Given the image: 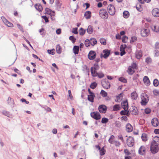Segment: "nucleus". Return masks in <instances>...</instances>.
I'll use <instances>...</instances> for the list:
<instances>
[{
	"instance_id": "obj_11",
	"label": "nucleus",
	"mask_w": 159,
	"mask_h": 159,
	"mask_svg": "<svg viewBox=\"0 0 159 159\" xmlns=\"http://www.w3.org/2000/svg\"><path fill=\"white\" fill-rule=\"evenodd\" d=\"M96 53L93 51H91L89 52L88 55V57L89 59L91 60L94 59L96 57Z\"/></svg>"
},
{
	"instance_id": "obj_29",
	"label": "nucleus",
	"mask_w": 159,
	"mask_h": 159,
	"mask_svg": "<svg viewBox=\"0 0 159 159\" xmlns=\"http://www.w3.org/2000/svg\"><path fill=\"white\" fill-rule=\"evenodd\" d=\"M90 44L93 46L97 43V41L96 39L94 38H91L90 40Z\"/></svg>"
},
{
	"instance_id": "obj_8",
	"label": "nucleus",
	"mask_w": 159,
	"mask_h": 159,
	"mask_svg": "<svg viewBox=\"0 0 159 159\" xmlns=\"http://www.w3.org/2000/svg\"><path fill=\"white\" fill-rule=\"evenodd\" d=\"M90 116L92 117L96 120H99L101 118V115L98 111L91 112L90 113Z\"/></svg>"
},
{
	"instance_id": "obj_13",
	"label": "nucleus",
	"mask_w": 159,
	"mask_h": 159,
	"mask_svg": "<svg viewBox=\"0 0 159 159\" xmlns=\"http://www.w3.org/2000/svg\"><path fill=\"white\" fill-rule=\"evenodd\" d=\"M102 85L103 87L105 89H108L110 87V83L108 81H103L102 82Z\"/></svg>"
},
{
	"instance_id": "obj_16",
	"label": "nucleus",
	"mask_w": 159,
	"mask_h": 159,
	"mask_svg": "<svg viewBox=\"0 0 159 159\" xmlns=\"http://www.w3.org/2000/svg\"><path fill=\"white\" fill-rule=\"evenodd\" d=\"M143 81L146 85L148 86L150 84V82L148 76H144L143 78Z\"/></svg>"
},
{
	"instance_id": "obj_6",
	"label": "nucleus",
	"mask_w": 159,
	"mask_h": 159,
	"mask_svg": "<svg viewBox=\"0 0 159 159\" xmlns=\"http://www.w3.org/2000/svg\"><path fill=\"white\" fill-rule=\"evenodd\" d=\"M109 13L110 15L113 16L115 13L116 10L114 6L112 4H110L107 7Z\"/></svg>"
},
{
	"instance_id": "obj_38",
	"label": "nucleus",
	"mask_w": 159,
	"mask_h": 159,
	"mask_svg": "<svg viewBox=\"0 0 159 159\" xmlns=\"http://www.w3.org/2000/svg\"><path fill=\"white\" fill-rule=\"evenodd\" d=\"M120 107L119 105H116L113 107V110L114 111H117L120 110Z\"/></svg>"
},
{
	"instance_id": "obj_40",
	"label": "nucleus",
	"mask_w": 159,
	"mask_h": 159,
	"mask_svg": "<svg viewBox=\"0 0 159 159\" xmlns=\"http://www.w3.org/2000/svg\"><path fill=\"white\" fill-rule=\"evenodd\" d=\"M128 40V37H126V36L124 35L122 37V42L124 43H126Z\"/></svg>"
},
{
	"instance_id": "obj_2",
	"label": "nucleus",
	"mask_w": 159,
	"mask_h": 159,
	"mask_svg": "<svg viewBox=\"0 0 159 159\" xmlns=\"http://www.w3.org/2000/svg\"><path fill=\"white\" fill-rule=\"evenodd\" d=\"M100 17L102 19L106 20L108 18L109 15L107 10L104 9H101L99 11Z\"/></svg>"
},
{
	"instance_id": "obj_54",
	"label": "nucleus",
	"mask_w": 159,
	"mask_h": 159,
	"mask_svg": "<svg viewBox=\"0 0 159 159\" xmlns=\"http://www.w3.org/2000/svg\"><path fill=\"white\" fill-rule=\"evenodd\" d=\"M144 112L146 114H149L151 112V110L149 108H146L144 110Z\"/></svg>"
},
{
	"instance_id": "obj_60",
	"label": "nucleus",
	"mask_w": 159,
	"mask_h": 159,
	"mask_svg": "<svg viewBox=\"0 0 159 159\" xmlns=\"http://www.w3.org/2000/svg\"><path fill=\"white\" fill-rule=\"evenodd\" d=\"M137 39V38L136 37H133L131 38L130 41L131 42H134Z\"/></svg>"
},
{
	"instance_id": "obj_17",
	"label": "nucleus",
	"mask_w": 159,
	"mask_h": 159,
	"mask_svg": "<svg viewBox=\"0 0 159 159\" xmlns=\"http://www.w3.org/2000/svg\"><path fill=\"white\" fill-rule=\"evenodd\" d=\"M123 108L124 109L128 110V102L127 100L123 101L121 103Z\"/></svg>"
},
{
	"instance_id": "obj_53",
	"label": "nucleus",
	"mask_w": 159,
	"mask_h": 159,
	"mask_svg": "<svg viewBox=\"0 0 159 159\" xmlns=\"http://www.w3.org/2000/svg\"><path fill=\"white\" fill-rule=\"evenodd\" d=\"M139 152L140 155H143L145 153V150H139Z\"/></svg>"
},
{
	"instance_id": "obj_62",
	"label": "nucleus",
	"mask_w": 159,
	"mask_h": 159,
	"mask_svg": "<svg viewBox=\"0 0 159 159\" xmlns=\"http://www.w3.org/2000/svg\"><path fill=\"white\" fill-rule=\"evenodd\" d=\"M118 139L121 140L123 142H124V140L122 135H120L118 136Z\"/></svg>"
},
{
	"instance_id": "obj_12",
	"label": "nucleus",
	"mask_w": 159,
	"mask_h": 159,
	"mask_svg": "<svg viewBox=\"0 0 159 159\" xmlns=\"http://www.w3.org/2000/svg\"><path fill=\"white\" fill-rule=\"evenodd\" d=\"M152 15L155 17H159V9L157 8H154L152 11Z\"/></svg>"
},
{
	"instance_id": "obj_22",
	"label": "nucleus",
	"mask_w": 159,
	"mask_h": 159,
	"mask_svg": "<svg viewBox=\"0 0 159 159\" xmlns=\"http://www.w3.org/2000/svg\"><path fill=\"white\" fill-rule=\"evenodd\" d=\"M142 140L143 141L145 142L148 140V138L147 134L145 133H143L141 136Z\"/></svg>"
},
{
	"instance_id": "obj_41",
	"label": "nucleus",
	"mask_w": 159,
	"mask_h": 159,
	"mask_svg": "<svg viewBox=\"0 0 159 159\" xmlns=\"http://www.w3.org/2000/svg\"><path fill=\"white\" fill-rule=\"evenodd\" d=\"M114 138V136L113 135H111L108 140L109 142L113 144L114 142L113 141Z\"/></svg>"
},
{
	"instance_id": "obj_24",
	"label": "nucleus",
	"mask_w": 159,
	"mask_h": 159,
	"mask_svg": "<svg viewBox=\"0 0 159 159\" xmlns=\"http://www.w3.org/2000/svg\"><path fill=\"white\" fill-rule=\"evenodd\" d=\"M95 96L94 94H90L88 95V99L89 101L93 102L94 101V97Z\"/></svg>"
},
{
	"instance_id": "obj_23",
	"label": "nucleus",
	"mask_w": 159,
	"mask_h": 159,
	"mask_svg": "<svg viewBox=\"0 0 159 159\" xmlns=\"http://www.w3.org/2000/svg\"><path fill=\"white\" fill-rule=\"evenodd\" d=\"M131 98L133 100H136L138 97V94L136 91L132 93L131 94Z\"/></svg>"
},
{
	"instance_id": "obj_39",
	"label": "nucleus",
	"mask_w": 159,
	"mask_h": 159,
	"mask_svg": "<svg viewBox=\"0 0 159 159\" xmlns=\"http://www.w3.org/2000/svg\"><path fill=\"white\" fill-rule=\"evenodd\" d=\"M101 95L103 97H106L107 96V93L103 90H102L100 93Z\"/></svg>"
},
{
	"instance_id": "obj_19",
	"label": "nucleus",
	"mask_w": 159,
	"mask_h": 159,
	"mask_svg": "<svg viewBox=\"0 0 159 159\" xmlns=\"http://www.w3.org/2000/svg\"><path fill=\"white\" fill-rule=\"evenodd\" d=\"M84 16L86 19H90L91 16V13L89 11H87L84 14Z\"/></svg>"
},
{
	"instance_id": "obj_31",
	"label": "nucleus",
	"mask_w": 159,
	"mask_h": 159,
	"mask_svg": "<svg viewBox=\"0 0 159 159\" xmlns=\"http://www.w3.org/2000/svg\"><path fill=\"white\" fill-rule=\"evenodd\" d=\"M129 16V13L128 11H125L123 12V16L125 18H127Z\"/></svg>"
},
{
	"instance_id": "obj_61",
	"label": "nucleus",
	"mask_w": 159,
	"mask_h": 159,
	"mask_svg": "<svg viewBox=\"0 0 159 159\" xmlns=\"http://www.w3.org/2000/svg\"><path fill=\"white\" fill-rule=\"evenodd\" d=\"M155 48L156 49H159V43L156 42L155 44Z\"/></svg>"
},
{
	"instance_id": "obj_47",
	"label": "nucleus",
	"mask_w": 159,
	"mask_h": 159,
	"mask_svg": "<svg viewBox=\"0 0 159 159\" xmlns=\"http://www.w3.org/2000/svg\"><path fill=\"white\" fill-rule=\"evenodd\" d=\"M108 121V119L106 118L103 117L102 119L101 122L103 124L106 123Z\"/></svg>"
},
{
	"instance_id": "obj_4",
	"label": "nucleus",
	"mask_w": 159,
	"mask_h": 159,
	"mask_svg": "<svg viewBox=\"0 0 159 159\" xmlns=\"http://www.w3.org/2000/svg\"><path fill=\"white\" fill-rule=\"evenodd\" d=\"M137 69V65L135 63H133L131 65L129 66L127 70V72L130 75H132L135 72V69Z\"/></svg>"
},
{
	"instance_id": "obj_52",
	"label": "nucleus",
	"mask_w": 159,
	"mask_h": 159,
	"mask_svg": "<svg viewBox=\"0 0 159 159\" xmlns=\"http://www.w3.org/2000/svg\"><path fill=\"white\" fill-rule=\"evenodd\" d=\"M77 30L78 28H73L72 29V32L73 33L75 34H77L78 33Z\"/></svg>"
},
{
	"instance_id": "obj_18",
	"label": "nucleus",
	"mask_w": 159,
	"mask_h": 159,
	"mask_svg": "<svg viewBox=\"0 0 159 159\" xmlns=\"http://www.w3.org/2000/svg\"><path fill=\"white\" fill-rule=\"evenodd\" d=\"M133 130L132 126L130 124H128L126 125V130L128 132H131Z\"/></svg>"
},
{
	"instance_id": "obj_27",
	"label": "nucleus",
	"mask_w": 159,
	"mask_h": 159,
	"mask_svg": "<svg viewBox=\"0 0 159 159\" xmlns=\"http://www.w3.org/2000/svg\"><path fill=\"white\" fill-rule=\"evenodd\" d=\"M34 7L36 9L39 11H41L43 10L42 6L39 4H36L35 5Z\"/></svg>"
},
{
	"instance_id": "obj_37",
	"label": "nucleus",
	"mask_w": 159,
	"mask_h": 159,
	"mask_svg": "<svg viewBox=\"0 0 159 159\" xmlns=\"http://www.w3.org/2000/svg\"><path fill=\"white\" fill-rule=\"evenodd\" d=\"M100 43L103 45H106L107 44L106 41L105 39L104 38H101L100 39Z\"/></svg>"
},
{
	"instance_id": "obj_34",
	"label": "nucleus",
	"mask_w": 159,
	"mask_h": 159,
	"mask_svg": "<svg viewBox=\"0 0 159 159\" xmlns=\"http://www.w3.org/2000/svg\"><path fill=\"white\" fill-rule=\"evenodd\" d=\"M116 148H120L121 144L118 141H114L113 143Z\"/></svg>"
},
{
	"instance_id": "obj_36",
	"label": "nucleus",
	"mask_w": 159,
	"mask_h": 159,
	"mask_svg": "<svg viewBox=\"0 0 159 159\" xmlns=\"http://www.w3.org/2000/svg\"><path fill=\"white\" fill-rule=\"evenodd\" d=\"M152 60L150 57H148L145 59V62L148 64H149L152 63Z\"/></svg>"
},
{
	"instance_id": "obj_45",
	"label": "nucleus",
	"mask_w": 159,
	"mask_h": 159,
	"mask_svg": "<svg viewBox=\"0 0 159 159\" xmlns=\"http://www.w3.org/2000/svg\"><path fill=\"white\" fill-rule=\"evenodd\" d=\"M90 44V41L89 40L87 39L85 40V45L86 47H89Z\"/></svg>"
},
{
	"instance_id": "obj_55",
	"label": "nucleus",
	"mask_w": 159,
	"mask_h": 159,
	"mask_svg": "<svg viewBox=\"0 0 159 159\" xmlns=\"http://www.w3.org/2000/svg\"><path fill=\"white\" fill-rule=\"evenodd\" d=\"M69 39L72 41L73 43H74L76 40V39L74 38V36H71L69 37Z\"/></svg>"
},
{
	"instance_id": "obj_48",
	"label": "nucleus",
	"mask_w": 159,
	"mask_h": 159,
	"mask_svg": "<svg viewBox=\"0 0 159 159\" xmlns=\"http://www.w3.org/2000/svg\"><path fill=\"white\" fill-rule=\"evenodd\" d=\"M119 80L124 83H126L127 82L126 79L123 77H121L119 78Z\"/></svg>"
},
{
	"instance_id": "obj_15",
	"label": "nucleus",
	"mask_w": 159,
	"mask_h": 159,
	"mask_svg": "<svg viewBox=\"0 0 159 159\" xmlns=\"http://www.w3.org/2000/svg\"><path fill=\"white\" fill-rule=\"evenodd\" d=\"M126 47V45L125 44L121 45L120 48V55L121 56H122L125 54V49Z\"/></svg>"
},
{
	"instance_id": "obj_58",
	"label": "nucleus",
	"mask_w": 159,
	"mask_h": 159,
	"mask_svg": "<svg viewBox=\"0 0 159 159\" xmlns=\"http://www.w3.org/2000/svg\"><path fill=\"white\" fill-rule=\"evenodd\" d=\"M153 93L154 95L157 96L159 94V92L158 90L155 89L153 90Z\"/></svg>"
},
{
	"instance_id": "obj_25",
	"label": "nucleus",
	"mask_w": 159,
	"mask_h": 159,
	"mask_svg": "<svg viewBox=\"0 0 159 159\" xmlns=\"http://www.w3.org/2000/svg\"><path fill=\"white\" fill-rule=\"evenodd\" d=\"M46 13L50 15L51 16H54L55 13L54 12L51 11L48 8H46L45 9Z\"/></svg>"
},
{
	"instance_id": "obj_7",
	"label": "nucleus",
	"mask_w": 159,
	"mask_h": 159,
	"mask_svg": "<svg viewBox=\"0 0 159 159\" xmlns=\"http://www.w3.org/2000/svg\"><path fill=\"white\" fill-rule=\"evenodd\" d=\"M134 143V140L133 138L131 136H129L127 139L126 144L130 147H133Z\"/></svg>"
},
{
	"instance_id": "obj_33",
	"label": "nucleus",
	"mask_w": 159,
	"mask_h": 159,
	"mask_svg": "<svg viewBox=\"0 0 159 159\" xmlns=\"http://www.w3.org/2000/svg\"><path fill=\"white\" fill-rule=\"evenodd\" d=\"M56 50L58 54H60L61 53V48L59 45L58 44L57 45Z\"/></svg>"
},
{
	"instance_id": "obj_42",
	"label": "nucleus",
	"mask_w": 159,
	"mask_h": 159,
	"mask_svg": "<svg viewBox=\"0 0 159 159\" xmlns=\"http://www.w3.org/2000/svg\"><path fill=\"white\" fill-rule=\"evenodd\" d=\"M97 83L96 82H94L91 84L90 85V87L91 89H94L97 87Z\"/></svg>"
},
{
	"instance_id": "obj_43",
	"label": "nucleus",
	"mask_w": 159,
	"mask_h": 159,
	"mask_svg": "<svg viewBox=\"0 0 159 159\" xmlns=\"http://www.w3.org/2000/svg\"><path fill=\"white\" fill-rule=\"evenodd\" d=\"M124 111H122L120 112V114L121 115H127L128 114L129 111L127 110L124 109Z\"/></svg>"
},
{
	"instance_id": "obj_49",
	"label": "nucleus",
	"mask_w": 159,
	"mask_h": 159,
	"mask_svg": "<svg viewBox=\"0 0 159 159\" xmlns=\"http://www.w3.org/2000/svg\"><path fill=\"white\" fill-rule=\"evenodd\" d=\"M99 78H101L104 76V74L101 72L98 73L97 76Z\"/></svg>"
},
{
	"instance_id": "obj_46",
	"label": "nucleus",
	"mask_w": 159,
	"mask_h": 159,
	"mask_svg": "<svg viewBox=\"0 0 159 159\" xmlns=\"http://www.w3.org/2000/svg\"><path fill=\"white\" fill-rule=\"evenodd\" d=\"M136 8L139 11H141L143 10V8L141 7V6L137 4L136 6Z\"/></svg>"
},
{
	"instance_id": "obj_5",
	"label": "nucleus",
	"mask_w": 159,
	"mask_h": 159,
	"mask_svg": "<svg viewBox=\"0 0 159 159\" xmlns=\"http://www.w3.org/2000/svg\"><path fill=\"white\" fill-rule=\"evenodd\" d=\"M111 51L108 49H104L103 50L102 53L101 54L100 57L101 58H103L105 59L107 58L110 54Z\"/></svg>"
},
{
	"instance_id": "obj_59",
	"label": "nucleus",
	"mask_w": 159,
	"mask_h": 159,
	"mask_svg": "<svg viewBox=\"0 0 159 159\" xmlns=\"http://www.w3.org/2000/svg\"><path fill=\"white\" fill-rule=\"evenodd\" d=\"M42 17L44 19L46 23L48 22H49V20H48V18L46 16H42Z\"/></svg>"
},
{
	"instance_id": "obj_20",
	"label": "nucleus",
	"mask_w": 159,
	"mask_h": 159,
	"mask_svg": "<svg viewBox=\"0 0 159 159\" xmlns=\"http://www.w3.org/2000/svg\"><path fill=\"white\" fill-rule=\"evenodd\" d=\"M142 52L141 50H139L136 52V57L138 59H140L142 56Z\"/></svg>"
},
{
	"instance_id": "obj_30",
	"label": "nucleus",
	"mask_w": 159,
	"mask_h": 159,
	"mask_svg": "<svg viewBox=\"0 0 159 159\" xmlns=\"http://www.w3.org/2000/svg\"><path fill=\"white\" fill-rule=\"evenodd\" d=\"M79 34L81 36H83L84 34L85 33L86 30L83 28H81L79 30Z\"/></svg>"
},
{
	"instance_id": "obj_44",
	"label": "nucleus",
	"mask_w": 159,
	"mask_h": 159,
	"mask_svg": "<svg viewBox=\"0 0 159 159\" xmlns=\"http://www.w3.org/2000/svg\"><path fill=\"white\" fill-rule=\"evenodd\" d=\"M159 81L157 79H155L153 80V84L155 86L157 87L159 85Z\"/></svg>"
},
{
	"instance_id": "obj_1",
	"label": "nucleus",
	"mask_w": 159,
	"mask_h": 159,
	"mask_svg": "<svg viewBox=\"0 0 159 159\" xmlns=\"http://www.w3.org/2000/svg\"><path fill=\"white\" fill-rule=\"evenodd\" d=\"M159 145V137L155 136L152 139L151 142L150 149H158Z\"/></svg>"
},
{
	"instance_id": "obj_26",
	"label": "nucleus",
	"mask_w": 159,
	"mask_h": 159,
	"mask_svg": "<svg viewBox=\"0 0 159 159\" xmlns=\"http://www.w3.org/2000/svg\"><path fill=\"white\" fill-rule=\"evenodd\" d=\"M93 26L89 25L87 29V32L89 34H90L93 33Z\"/></svg>"
},
{
	"instance_id": "obj_56",
	"label": "nucleus",
	"mask_w": 159,
	"mask_h": 159,
	"mask_svg": "<svg viewBox=\"0 0 159 159\" xmlns=\"http://www.w3.org/2000/svg\"><path fill=\"white\" fill-rule=\"evenodd\" d=\"M99 150V152L101 156L103 155L105 153V150Z\"/></svg>"
},
{
	"instance_id": "obj_57",
	"label": "nucleus",
	"mask_w": 159,
	"mask_h": 159,
	"mask_svg": "<svg viewBox=\"0 0 159 159\" xmlns=\"http://www.w3.org/2000/svg\"><path fill=\"white\" fill-rule=\"evenodd\" d=\"M68 93L69 97L70 99H72L73 98V97L72 95L71 90H69L68 91Z\"/></svg>"
},
{
	"instance_id": "obj_3",
	"label": "nucleus",
	"mask_w": 159,
	"mask_h": 159,
	"mask_svg": "<svg viewBox=\"0 0 159 159\" xmlns=\"http://www.w3.org/2000/svg\"><path fill=\"white\" fill-rule=\"evenodd\" d=\"M141 104L142 105H145L148 102L149 99L148 96L145 93H142L141 95Z\"/></svg>"
},
{
	"instance_id": "obj_28",
	"label": "nucleus",
	"mask_w": 159,
	"mask_h": 159,
	"mask_svg": "<svg viewBox=\"0 0 159 159\" xmlns=\"http://www.w3.org/2000/svg\"><path fill=\"white\" fill-rule=\"evenodd\" d=\"M152 29L153 31L158 32H159V26L157 25H152Z\"/></svg>"
},
{
	"instance_id": "obj_64",
	"label": "nucleus",
	"mask_w": 159,
	"mask_h": 159,
	"mask_svg": "<svg viewBox=\"0 0 159 159\" xmlns=\"http://www.w3.org/2000/svg\"><path fill=\"white\" fill-rule=\"evenodd\" d=\"M154 132L156 134H159V129H155Z\"/></svg>"
},
{
	"instance_id": "obj_50",
	"label": "nucleus",
	"mask_w": 159,
	"mask_h": 159,
	"mask_svg": "<svg viewBox=\"0 0 159 159\" xmlns=\"http://www.w3.org/2000/svg\"><path fill=\"white\" fill-rule=\"evenodd\" d=\"M139 2L142 4H143L145 2L148 3L150 2L151 0H138Z\"/></svg>"
},
{
	"instance_id": "obj_51",
	"label": "nucleus",
	"mask_w": 159,
	"mask_h": 159,
	"mask_svg": "<svg viewBox=\"0 0 159 159\" xmlns=\"http://www.w3.org/2000/svg\"><path fill=\"white\" fill-rule=\"evenodd\" d=\"M48 52L49 54L52 55H54L55 53V50L54 49L50 50H48Z\"/></svg>"
},
{
	"instance_id": "obj_21",
	"label": "nucleus",
	"mask_w": 159,
	"mask_h": 159,
	"mask_svg": "<svg viewBox=\"0 0 159 159\" xmlns=\"http://www.w3.org/2000/svg\"><path fill=\"white\" fill-rule=\"evenodd\" d=\"M79 51V46H75L74 47L73 51L75 54H78Z\"/></svg>"
},
{
	"instance_id": "obj_14",
	"label": "nucleus",
	"mask_w": 159,
	"mask_h": 159,
	"mask_svg": "<svg viewBox=\"0 0 159 159\" xmlns=\"http://www.w3.org/2000/svg\"><path fill=\"white\" fill-rule=\"evenodd\" d=\"M151 123L152 126L154 127H157L159 124L158 119L156 118H153L151 120Z\"/></svg>"
},
{
	"instance_id": "obj_10",
	"label": "nucleus",
	"mask_w": 159,
	"mask_h": 159,
	"mask_svg": "<svg viewBox=\"0 0 159 159\" xmlns=\"http://www.w3.org/2000/svg\"><path fill=\"white\" fill-rule=\"evenodd\" d=\"M98 109L101 113H105L107 111V108L105 105H101L99 106Z\"/></svg>"
},
{
	"instance_id": "obj_32",
	"label": "nucleus",
	"mask_w": 159,
	"mask_h": 159,
	"mask_svg": "<svg viewBox=\"0 0 159 159\" xmlns=\"http://www.w3.org/2000/svg\"><path fill=\"white\" fill-rule=\"evenodd\" d=\"M99 68V66L98 64H94L93 66L91 68V69H92L93 71V70H98Z\"/></svg>"
},
{
	"instance_id": "obj_35",
	"label": "nucleus",
	"mask_w": 159,
	"mask_h": 159,
	"mask_svg": "<svg viewBox=\"0 0 159 159\" xmlns=\"http://www.w3.org/2000/svg\"><path fill=\"white\" fill-rule=\"evenodd\" d=\"M97 70H93V71L92 70V69H91V73L93 77H96L98 75V72H97Z\"/></svg>"
},
{
	"instance_id": "obj_63",
	"label": "nucleus",
	"mask_w": 159,
	"mask_h": 159,
	"mask_svg": "<svg viewBox=\"0 0 159 159\" xmlns=\"http://www.w3.org/2000/svg\"><path fill=\"white\" fill-rule=\"evenodd\" d=\"M39 32L42 35H44L45 34V32L44 29L43 28H42L39 30Z\"/></svg>"
},
{
	"instance_id": "obj_9",
	"label": "nucleus",
	"mask_w": 159,
	"mask_h": 159,
	"mask_svg": "<svg viewBox=\"0 0 159 159\" xmlns=\"http://www.w3.org/2000/svg\"><path fill=\"white\" fill-rule=\"evenodd\" d=\"M150 34V30L148 29L143 28L141 29V34L142 37H146Z\"/></svg>"
}]
</instances>
